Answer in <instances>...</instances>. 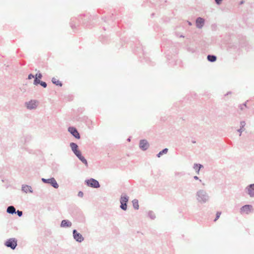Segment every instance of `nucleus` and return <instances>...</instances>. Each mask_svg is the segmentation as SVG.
Returning a JSON list of instances; mask_svg holds the SVG:
<instances>
[{"label": "nucleus", "mask_w": 254, "mask_h": 254, "mask_svg": "<svg viewBox=\"0 0 254 254\" xmlns=\"http://www.w3.org/2000/svg\"><path fill=\"white\" fill-rule=\"evenodd\" d=\"M231 94V91H229L226 94H225V96H227L229 94Z\"/></svg>", "instance_id": "nucleus-44"}, {"label": "nucleus", "mask_w": 254, "mask_h": 254, "mask_svg": "<svg viewBox=\"0 0 254 254\" xmlns=\"http://www.w3.org/2000/svg\"><path fill=\"white\" fill-rule=\"evenodd\" d=\"M221 214V212H220V211H217L216 212L215 218L214 219V221H216L219 218Z\"/></svg>", "instance_id": "nucleus-30"}, {"label": "nucleus", "mask_w": 254, "mask_h": 254, "mask_svg": "<svg viewBox=\"0 0 254 254\" xmlns=\"http://www.w3.org/2000/svg\"><path fill=\"white\" fill-rule=\"evenodd\" d=\"M25 106L28 109H35L37 107V102L35 100H31L29 102H25Z\"/></svg>", "instance_id": "nucleus-9"}, {"label": "nucleus", "mask_w": 254, "mask_h": 254, "mask_svg": "<svg viewBox=\"0 0 254 254\" xmlns=\"http://www.w3.org/2000/svg\"><path fill=\"white\" fill-rule=\"evenodd\" d=\"M179 37H181V38H184L185 37V36L183 35H182V34L180 35L179 36Z\"/></svg>", "instance_id": "nucleus-45"}, {"label": "nucleus", "mask_w": 254, "mask_h": 254, "mask_svg": "<svg viewBox=\"0 0 254 254\" xmlns=\"http://www.w3.org/2000/svg\"><path fill=\"white\" fill-rule=\"evenodd\" d=\"M43 77L42 74L39 71L35 75V78L41 79Z\"/></svg>", "instance_id": "nucleus-29"}, {"label": "nucleus", "mask_w": 254, "mask_h": 254, "mask_svg": "<svg viewBox=\"0 0 254 254\" xmlns=\"http://www.w3.org/2000/svg\"><path fill=\"white\" fill-rule=\"evenodd\" d=\"M42 181L45 184H50L55 189H58L59 187V185L57 182L56 179L53 177L50 178L49 179L42 178Z\"/></svg>", "instance_id": "nucleus-5"}, {"label": "nucleus", "mask_w": 254, "mask_h": 254, "mask_svg": "<svg viewBox=\"0 0 254 254\" xmlns=\"http://www.w3.org/2000/svg\"><path fill=\"white\" fill-rule=\"evenodd\" d=\"M223 0H214L215 3L217 5H220Z\"/></svg>", "instance_id": "nucleus-37"}, {"label": "nucleus", "mask_w": 254, "mask_h": 254, "mask_svg": "<svg viewBox=\"0 0 254 254\" xmlns=\"http://www.w3.org/2000/svg\"><path fill=\"white\" fill-rule=\"evenodd\" d=\"M244 2H245V1H244V0H241V1H240L239 2V5H242L243 4H244Z\"/></svg>", "instance_id": "nucleus-42"}, {"label": "nucleus", "mask_w": 254, "mask_h": 254, "mask_svg": "<svg viewBox=\"0 0 254 254\" xmlns=\"http://www.w3.org/2000/svg\"><path fill=\"white\" fill-rule=\"evenodd\" d=\"M205 23V20L201 17H198L195 20V26L198 29H201Z\"/></svg>", "instance_id": "nucleus-12"}, {"label": "nucleus", "mask_w": 254, "mask_h": 254, "mask_svg": "<svg viewBox=\"0 0 254 254\" xmlns=\"http://www.w3.org/2000/svg\"><path fill=\"white\" fill-rule=\"evenodd\" d=\"M33 78H35V75H33L32 73H30L28 76V79H31Z\"/></svg>", "instance_id": "nucleus-36"}, {"label": "nucleus", "mask_w": 254, "mask_h": 254, "mask_svg": "<svg viewBox=\"0 0 254 254\" xmlns=\"http://www.w3.org/2000/svg\"><path fill=\"white\" fill-rule=\"evenodd\" d=\"M6 212L11 215L15 214H16V209L13 206L10 205L7 207Z\"/></svg>", "instance_id": "nucleus-19"}, {"label": "nucleus", "mask_w": 254, "mask_h": 254, "mask_svg": "<svg viewBox=\"0 0 254 254\" xmlns=\"http://www.w3.org/2000/svg\"><path fill=\"white\" fill-rule=\"evenodd\" d=\"M85 184L87 186L94 189H98L100 187V185L99 182L97 180L93 178L86 179L85 181Z\"/></svg>", "instance_id": "nucleus-4"}, {"label": "nucleus", "mask_w": 254, "mask_h": 254, "mask_svg": "<svg viewBox=\"0 0 254 254\" xmlns=\"http://www.w3.org/2000/svg\"><path fill=\"white\" fill-rule=\"evenodd\" d=\"M69 146L75 155L80 152V150L78 149V146L76 143L70 142Z\"/></svg>", "instance_id": "nucleus-13"}, {"label": "nucleus", "mask_w": 254, "mask_h": 254, "mask_svg": "<svg viewBox=\"0 0 254 254\" xmlns=\"http://www.w3.org/2000/svg\"><path fill=\"white\" fill-rule=\"evenodd\" d=\"M154 1L152 2V3L155 6H160L163 4V3L167 2L166 0H153Z\"/></svg>", "instance_id": "nucleus-21"}, {"label": "nucleus", "mask_w": 254, "mask_h": 254, "mask_svg": "<svg viewBox=\"0 0 254 254\" xmlns=\"http://www.w3.org/2000/svg\"><path fill=\"white\" fill-rule=\"evenodd\" d=\"M248 102V100H247L246 102H245L244 103H243L242 105L243 106V107H245L246 108H248L247 106V102Z\"/></svg>", "instance_id": "nucleus-39"}, {"label": "nucleus", "mask_w": 254, "mask_h": 254, "mask_svg": "<svg viewBox=\"0 0 254 254\" xmlns=\"http://www.w3.org/2000/svg\"><path fill=\"white\" fill-rule=\"evenodd\" d=\"M191 142H192V143H196V141H195V140H192V141H191Z\"/></svg>", "instance_id": "nucleus-47"}, {"label": "nucleus", "mask_w": 254, "mask_h": 254, "mask_svg": "<svg viewBox=\"0 0 254 254\" xmlns=\"http://www.w3.org/2000/svg\"><path fill=\"white\" fill-rule=\"evenodd\" d=\"M120 208L124 211L127 210V203H120Z\"/></svg>", "instance_id": "nucleus-28"}, {"label": "nucleus", "mask_w": 254, "mask_h": 254, "mask_svg": "<svg viewBox=\"0 0 254 254\" xmlns=\"http://www.w3.org/2000/svg\"><path fill=\"white\" fill-rule=\"evenodd\" d=\"M72 235L73 239L78 243H81L84 240V238L82 235L76 229H74L72 231Z\"/></svg>", "instance_id": "nucleus-7"}, {"label": "nucleus", "mask_w": 254, "mask_h": 254, "mask_svg": "<svg viewBox=\"0 0 254 254\" xmlns=\"http://www.w3.org/2000/svg\"><path fill=\"white\" fill-rule=\"evenodd\" d=\"M187 50L189 52H190L191 53H193L195 52V50L194 48H191V47H188Z\"/></svg>", "instance_id": "nucleus-34"}, {"label": "nucleus", "mask_w": 254, "mask_h": 254, "mask_svg": "<svg viewBox=\"0 0 254 254\" xmlns=\"http://www.w3.org/2000/svg\"><path fill=\"white\" fill-rule=\"evenodd\" d=\"M16 214L19 216L21 217L23 215V212L21 210H16Z\"/></svg>", "instance_id": "nucleus-35"}, {"label": "nucleus", "mask_w": 254, "mask_h": 254, "mask_svg": "<svg viewBox=\"0 0 254 254\" xmlns=\"http://www.w3.org/2000/svg\"><path fill=\"white\" fill-rule=\"evenodd\" d=\"M139 146L142 151L146 150L149 147V144L146 139H141L139 141Z\"/></svg>", "instance_id": "nucleus-11"}, {"label": "nucleus", "mask_w": 254, "mask_h": 254, "mask_svg": "<svg viewBox=\"0 0 254 254\" xmlns=\"http://www.w3.org/2000/svg\"><path fill=\"white\" fill-rule=\"evenodd\" d=\"M51 81L56 86L59 87H62L63 86V83L62 82V81L57 79L55 77H53L52 78Z\"/></svg>", "instance_id": "nucleus-23"}, {"label": "nucleus", "mask_w": 254, "mask_h": 254, "mask_svg": "<svg viewBox=\"0 0 254 254\" xmlns=\"http://www.w3.org/2000/svg\"><path fill=\"white\" fill-rule=\"evenodd\" d=\"M71 222L67 219H64L61 221L60 226L62 228H69L71 226Z\"/></svg>", "instance_id": "nucleus-14"}, {"label": "nucleus", "mask_w": 254, "mask_h": 254, "mask_svg": "<svg viewBox=\"0 0 254 254\" xmlns=\"http://www.w3.org/2000/svg\"><path fill=\"white\" fill-rule=\"evenodd\" d=\"M245 192L251 197H254V184L249 185L245 189Z\"/></svg>", "instance_id": "nucleus-10"}, {"label": "nucleus", "mask_w": 254, "mask_h": 254, "mask_svg": "<svg viewBox=\"0 0 254 254\" xmlns=\"http://www.w3.org/2000/svg\"><path fill=\"white\" fill-rule=\"evenodd\" d=\"M40 81H41V80L36 79V78H34L33 84L35 85H38V84H40Z\"/></svg>", "instance_id": "nucleus-32"}, {"label": "nucleus", "mask_w": 254, "mask_h": 254, "mask_svg": "<svg viewBox=\"0 0 254 254\" xmlns=\"http://www.w3.org/2000/svg\"><path fill=\"white\" fill-rule=\"evenodd\" d=\"M68 131L76 139H79L80 138V135L77 130V128L74 127H68Z\"/></svg>", "instance_id": "nucleus-6"}, {"label": "nucleus", "mask_w": 254, "mask_h": 254, "mask_svg": "<svg viewBox=\"0 0 254 254\" xmlns=\"http://www.w3.org/2000/svg\"><path fill=\"white\" fill-rule=\"evenodd\" d=\"M129 197L126 193H122L120 199V203H127Z\"/></svg>", "instance_id": "nucleus-18"}, {"label": "nucleus", "mask_w": 254, "mask_h": 254, "mask_svg": "<svg viewBox=\"0 0 254 254\" xmlns=\"http://www.w3.org/2000/svg\"><path fill=\"white\" fill-rule=\"evenodd\" d=\"M246 126V123L245 121H242L240 122V128L237 130V131L240 133L239 136L242 135V133L245 129V127Z\"/></svg>", "instance_id": "nucleus-20"}, {"label": "nucleus", "mask_w": 254, "mask_h": 254, "mask_svg": "<svg viewBox=\"0 0 254 254\" xmlns=\"http://www.w3.org/2000/svg\"><path fill=\"white\" fill-rule=\"evenodd\" d=\"M176 35L177 36H179L180 35V34L179 33V32H176Z\"/></svg>", "instance_id": "nucleus-46"}, {"label": "nucleus", "mask_w": 254, "mask_h": 254, "mask_svg": "<svg viewBox=\"0 0 254 254\" xmlns=\"http://www.w3.org/2000/svg\"><path fill=\"white\" fill-rule=\"evenodd\" d=\"M203 168V166L200 164L195 163L193 165V168L197 174H199L200 170Z\"/></svg>", "instance_id": "nucleus-22"}, {"label": "nucleus", "mask_w": 254, "mask_h": 254, "mask_svg": "<svg viewBox=\"0 0 254 254\" xmlns=\"http://www.w3.org/2000/svg\"><path fill=\"white\" fill-rule=\"evenodd\" d=\"M148 216L151 219L153 220L155 218L156 216L155 214L152 211H149L148 212Z\"/></svg>", "instance_id": "nucleus-27"}, {"label": "nucleus", "mask_w": 254, "mask_h": 254, "mask_svg": "<svg viewBox=\"0 0 254 254\" xmlns=\"http://www.w3.org/2000/svg\"><path fill=\"white\" fill-rule=\"evenodd\" d=\"M193 178L194 180H199L200 182H201V180H199V178L197 176H195L193 177Z\"/></svg>", "instance_id": "nucleus-41"}, {"label": "nucleus", "mask_w": 254, "mask_h": 254, "mask_svg": "<svg viewBox=\"0 0 254 254\" xmlns=\"http://www.w3.org/2000/svg\"><path fill=\"white\" fill-rule=\"evenodd\" d=\"M127 141H130V138H128L127 139Z\"/></svg>", "instance_id": "nucleus-48"}, {"label": "nucleus", "mask_w": 254, "mask_h": 254, "mask_svg": "<svg viewBox=\"0 0 254 254\" xmlns=\"http://www.w3.org/2000/svg\"><path fill=\"white\" fill-rule=\"evenodd\" d=\"M168 149L167 148H165L163 149V150H162L161 151H160L158 154H157L156 156L158 158H159L163 154H166L168 152Z\"/></svg>", "instance_id": "nucleus-26"}, {"label": "nucleus", "mask_w": 254, "mask_h": 254, "mask_svg": "<svg viewBox=\"0 0 254 254\" xmlns=\"http://www.w3.org/2000/svg\"><path fill=\"white\" fill-rule=\"evenodd\" d=\"M207 60L209 62L213 63L217 60V57L214 55H208Z\"/></svg>", "instance_id": "nucleus-24"}, {"label": "nucleus", "mask_w": 254, "mask_h": 254, "mask_svg": "<svg viewBox=\"0 0 254 254\" xmlns=\"http://www.w3.org/2000/svg\"><path fill=\"white\" fill-rule=\"evenodd\" d=\"M87 16L84 14L80 15L78 18H72L70 19V26L72 29L76 28V21H78L79 22L81 23L83 26L85 27H89L88 24L89 21L91 20V16L86 17Z\"/></svg>", "instance_id": "nucleus-1"}, {"label": "nucleus", "mask_w": 254, "mask_h": 254, "mask_svg": "<svg viewBox=\"0 0 254 254\" xmlns=\"http://www.w3.org/2000/svg\"><path fill=\"white\" fill-rule=\"evenodd\" d=\"M113 14H112V15L110 16V17L109 18H108V19H107V17H102V19L104 20V21L105 22H106L107 20L108 21H113Z\"/></svg>", "instance_id": "nucleus-31"}, {"label": "nucleus", "mask_w": 254, "mask_h": 254, "mask_svg": "<svg viewBox=\"0 0 254 254\" xmlns=\"http://www.w3.org/2000/svg\"><path fill=\"white\" fill-rule=\"evenodd\" d=\"M253 210V206L251 204H246L243 205L240 208V212L241 214L246 213L249 214Z\"/></svg>", "instance_id": "nucleus-8"}, {"label": "nucleus", "mask_w": 254, "mask_h": 254, "mask_svg": "<svg viewBox=\"0 0 254 254\" xmlns=\"http://www.w3.org/2000/svg\"><path fill=\"white\" fill-rule=\"evenodd\" d=\"M239 108H240V109L241 110H242V111L244 110V107H243V105H242V104H241V105H240L239 106Z\"/></svg>", "instance_id": "nucleus-40"}, {"label": "nucleus", "mask_w": 254, "mask_h": 254, "mask_svg": "<svg viewBox=\"0 0 254 254\" xmlns=\"http://www.w3.org/2000/svg\"><path fill=\"white\" fill-rule=\"evenodd\" d=\"M187 23H188L189 25H190V26H191L192 25V23L190 21H187Z\"/></svg>", "instance_id": "nucleus-43"}, {"label": "nucleus", "mask_w": 254, "mask_h": 254, "mask_svg": "<svg viewBox=\"0 0 254 254\" xmlns=\"http://www.w3.org/2000/svg\"><path fill=\"white\" fill-rule=\"evenodd\" d=\"M75 156L81 161L86 167L88 166V162L85 157L82 155L81 152L80 151L78 153L75 155Z\"/></svg>", "instance_id": "nucleus-15"}, {"label": "nucleus", "mask_w": 254, "mask_h": 254, "mask_svg": "<svg viewBox=\"0 0 254 254\" xmlns=\"http://www.w3.org/2000/svg\"><path fill=\"white\" fill-rule=\"evenodd\" d=\"M77 195L79 196V197H82L83 196V192L82 191H79L78 192V194Z\"/></svg>", "instance_id": "nucleus-38"}, {"label": "nucleus", "mask_w": 254, "mask_h": 254, "mask_svg": "<svg viewBox=\"0 0 254 254\" xmlns=\"http://www.w3.org/2000/svg\"><path fill=\"white\" fill-rule=\"evenodd\" d=\"M196 199L198 202L205 203L208 200L209 196L204 190H200L196 192Z\"/></svg>", "instance_id": "nucleus-2"}, {"label": "nucleus", "mask_w": 254, "mask_h": 254, "mask_svg": "<svg viewBox=\"0 0 254 254\" xmlns=\"http://www.w3.org/2000/svg\"><path fill=\"white\" fill-rule=\"evenodd\" d=\"M21 190L23 192L25 193H32L33 192V190L31 186L29 185H23L22 186Z\"/></svg>", "instance_id": "nucleus-16"}, {"label": "nucleus", "mask_w": 254, "mask_h": 254, "mask_svg": "<svg viewBox=\"0 0 254 254\" xmlns=\"http://www.w3.org/2000/svg\"><path fill=\"white\" fill-rule=\"evenodd\" d=\"M132 203L133 208L135 210H138L139 209L138 200L137 199H134L132 201Z\"/></svg>", "instance_id": "nucleus-25"}, {"label": "nucleus", "mask_w": 254, "mask_h": 254, "mask_svg": "<svg viewBox=\"0 0 254 254\" xmlns=\"http://www.w3.org/2000/svg\"><path fill=\"white\" fill-rule=\"evenodd\" d=\"M40 85L44 88H46L47 87V83L42 80L40 81Z\"/></svg>", "instance_id": "nucleus-33"}, {"label": "nucleus", "mask_w": 254, "mask_h": 254, "mask_svg": "<svg viewBox=\"0 0 254 254\" xmlns=\"http://www.w3.org/2000/svg\"><path fill=\"white\" fill-rule=\"evenodd\" d=\"M4 244L7 248H9L14 250L17 246V240L15 238H9L5 241Z\"/></svg>", "instance_id": "nucleus-3"}, {"label": "nucleus", "mask_w": 254, "mask_h": 254, "mask_svg": "<svg viewBox=\"0 0 254 254\" xmlns=\"http://www.w3.org/2000/svg\"><path fill=\"white\" fill-rule=\"evenodd\" d=\"M142 59H141L140 61L141 62H145L147 64H149V62H150L149 58L147 56V54L146 53H145L143 49H142Z\"/></svg>", "instance_id": "nucleus-17"}]
</instances>
